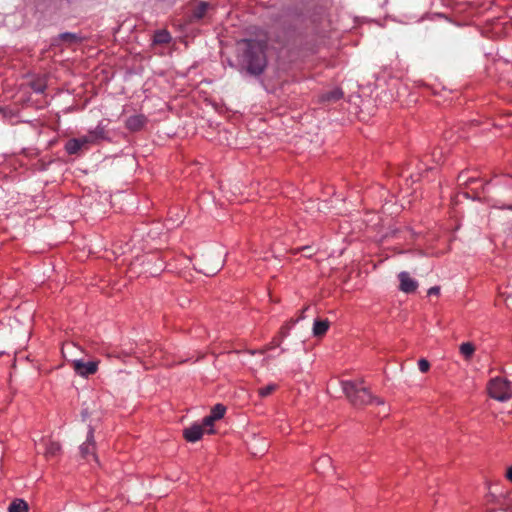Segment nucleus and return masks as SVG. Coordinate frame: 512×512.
I'll use <instances>...</instances> for the list:
<instances>
[{
    "label": "nucleus",
    "instance_id": "nucleus-27",
    "mask_svg": "<svg viewBox=\"0 0 512 512\" xmlns=\"http://www.w3.org/2000/svg\"><path fill=\"white\" fill-rule=\"evenodd\" d=\"M308 308H309L308 306H307V307H305V308L302 310V312L300 313V316H299L297 319H295V320H294V319H291V320L287 323V324L290 326V328H291L293 325H295L299 320H302V319H304V318H305L304 313H305V311H306V310H308Z\"/></svg>",
    "mask_w": 512,
    "mask_h": 512
},
{
    "label": "nucleus",
    "instance_id": "nucleus-22",
    "mask_svg": "<svg viewBox=\"0 0 512 512\" xmlns=\"http://www.w3.org/2000/svg\"><path fill=\"white\" fill-rule=\"evenodd\" d=\"M225 412L226 407L223 404L218 403L211 409L210 414L213 416V418L219 420L224 416Z\"/></svg>",
    "mask_w": 512,
    "mask_h": 512
},
{
    "label": "nucleus",
    "instance_id": "nucleus-3",
    "mask_svg": "<svg viewBox=\"0 0 512 512\" xmlns=\"http://www.w3.org/2000/svg\"><path fill=\"white\" fill-rule=\"evenodd\" d=\"M488 391L493 399L500 402L508 401L512 395L511 382L500 377H495L490 380Z\"/></svg>",
    "mask_w": 512,
    "mask_h": 512
},
{
    "label": "nucleus",
    "instance_id": "nucleus-12",
    "mask_svg": "<svg viewBox=\"0 0 512 512\" xmlns=\"http://www.w3.org/2000/svg\"><path fill=\"white\" fill-rule=\"evenodd\" d=\"M87 144H89V139H85V137L72 138L67 141L65 145V150L68 154L74 155L77 154Z\"/></svg>",
    "mask_w": 512,
    "mask_h": 512
},
{
    "label": "nucleus",
    "instance_id": "nucleus-1",
    "mask_svg": "<svg viewBox=\"0 0 512 512\" xmlns=\"http://www.w3.org/2000/svg\"><path fill=\"white\" fill-rule=\"evenodd\" d=\"M267 43L264 40L242 39L237 42V61L241 72L258 77L266 69Z\"/></svg>",
    "mask_w": 512,
    "mask_h": 512
},
{
    "label": "nucleus",
    "instance_id": "nucleus-8",
    "mask_svg": "<svg viewBox=\"0 0 512 512\" xmlns=\"http://www.w3.org/2000/svg\"><path fill=\"white\" fill-rule=\"evenodd\" d=\"M290 326L288 324H285L280 329L279 335L276 336L269 344H267L263 349L261 350H252L250 351V354H264L267 351L273 350L276 347H279L283 341L284 338H286L289 334Z\"/></svg>",
    "mask_w": 512,
    "mask_h": 512
},
{
    "label": "nucleus",
    "instance_id": "nucleus-36",
    "mask_svg": "<svg viewBox=\"0 0 512 512\" xmlns=\"http://www.w3.org/2000/svg\"><path fill=\"white\" fill-rule=\"evenodd\" d=\"M506 208L509 209V210H512V204L508 205Z\"/></svg>",
    "mask_w": 512,
    "mask_h": 512
},
{
    "label": "nucleus",
    "instance_id": "nucleus-2",
    "mask_svg": "<svg viewBox=\"0 0 512 512\" xmlns=\"http://www.w3.org/2000/svg\"><path fill=\"white\" fill-rule=\"evenodd\" d=\"M343 393L346 395L350 403L355 407H360L375 401L378 405L384 404L382 399L372 396L365 387H360L357 383L349 380L341 381Z\"/></svg>",
    "mask_w": 512,
    "mask_h": 512
},
{
    "label": "nucleus",
    "instance_id": "nucleus-10",
    "mask_svg": "<svg viewBox=\"0 0 512 512\" xmlns=\"http://www.w3.org/2000/svg\"><path fill=\"white\" fill-rule=\"evenodd\" d=\"M210 7L211 6L208 2L200 1L198 4H196L190 9L189 21L195 22L203 19L207 15V12L210 9Z\"/></svg>",
    "mask_w": 512,
    "mask_h": 512
},
{
    "label": "nucleus",
    "instance_id": "nucleus-26",
    "mask_svg": "<svg viewBox=\"0 0 512 512\" xmlns=\"http://www.w3.org/2000/svg\"><path fill=\"white\" fill-rule=\"evenodd\" d=\"M418 367H419V370L422 372V373H425L429 370L430 368V363L426 360V359H420L418 361Z\"/></svg>",
    "mask_w": 512,
    "mask_h": 512
},
{
    "label": "nucleus",
    "instance_id": "nucleus-18",
    "mask_svg": "<svg viewBox=\"0 0 512 512\" xmlns=\"http://www.w3.org/2000/svg\"><path fill=\"white\" fill-rule=\"evenodd\" d=\"M28 509V503L25 500L16 498L10 503L8 512H28Z\"/></svg>",
    "mask_w": 512,
    "mask_h": 512
},
{
    "label": "nucleus",
    "instance_id": "nucleus-23",
    "mask_svg": "<svg viewBox=\"0 0 512 512\" xmlns=\"http://www.w3.org/2000/svg\"><path fill=\"white\" fill-rule=\"evenodd\" d=\"M215 421L216 419L213 418V416L210 414L203 418L202 423H200V425H203V428L207 433H214L212 427Z\"/></svg>",
    "mask_w": 512,
    "mask_h": 512
},
{
    "label": "nucleus",
    "instance_id": "nucleus-29",
    "mask_svg": "<svg viewBox=\"0 0 512 512\" xmlns=\"http://www.w3.org/2000/svg\"><path fill=\"white\" fill-rule=\"evenodd\" d=\"M300 15L298 14H293V18L289 21L288 23V29H291V28H294L295 27V21H296V18H299Z\"/></svg>",
    "mask_w": 512,
    "mask_h": 512
},
{
    "label": "nucleus",
    "instance_id": "nucleus-34",
    "mask_svg": "<svg viewBox=\"0 0 512 512\" xmlns=\"http://www.w3.org/2000/svg\"><path fill=\"white\" fill-rule=\"evenodd\" d=\"M283 17H290V12L289 11L285 12V15Z\"/></svg>",
    "mask_w": 512,
    "mask_h": 512
},
{
    "label": "nucleus",
    "instance_id": "nucleus-9",
    "mask_svg": "<svg viewBox=\"0 0 512 512\" xmlns=\"http://www.w3.org/2000/svg\"><path fill=\"white\" fill-rule=\"evenodd\" d=\"M205 432L203 425H200V423H193L190 427L183 430V436L186 441L193 443L200 440Z\"/></svg>",
    "mask_w": 512,
    "mask_h": 512
},
{
    "label": "nucleus",
    "instance_id": "nucleus-11",
    "mask_svg": "<svg viewBox=\"0 0 512 512\" xmlns=\"http://www.w3.org/2000/svg\"><path fill=\"white\" fill-rule=\"evenodd\" d=\"M400 281V290L404 293H413L418 287L416 280L412 279L408 272H400L398 275Z\"/></svg>",
    "mask_w": 512,
    "mask_h": 512
},
{
    "label": "nucleus",
    "instance_id": "nucleus-19",
    "mask_svg": "<svg viewBox=\"0 0 512 512\" xmlns=\"http://www.w3.org/2000/svg\"><path fill=\"white\" fill-rule=\"evenodd\" d=\"M171 41V35L166 30H158L155 32L153 42L155 44H167Z\"/></svg>",
    "mask_w": 512,
    "mask_h": 512
},
{
    "label": "nucleus",
    "instance_id": "nucleus-6",
    "mask_svg": "<svg viewBox=\"0 0 512 512\" xmlns=\"http://www.w3.org/2000/svg\"><path fill=\"white\" fill-rule=\"evenodd\" d=\"M79 449L82 458L88 459V457L91 456L96 462L98 461L95 455L94 429L92 426H89L86 441Z\"/></svg>",
    "mask_w": 512,
    "mask_h": 512
},
{
    "label": "nucleus",
    "instance_id": "nucleus-7",
    "mask_svg": "<svg viewBox=\"0 0 512 512\" xmlns=\"http://www.w3.org/2000/svg\"><path fill=\"white\" fill-rule=\"evenodd\" d=\"M37 451L43 452L46 458H52L57 456L60 453L61 446L58 442L52 441L50 439H41V441L37 444Z\"/></svg>",
    "mask_w": 512,
    "mask_h": 512
},
{
    "label": "nucleus",
    "instance_id": "nucleus-33",
    "mask_svg": "<svg viewBox=\"0 0 512 512\" xmlns=\"http://www.w3.org/2000/svg\"><path fill=\"white\" fill-rule=\"evenodd\" d=\"M86 416H87V411H83V412H82V417H83V419H85V418H86Z\"/></svg>",
    "mask_w": 512,
    "mask_h": 512
},
{
    "label": "nucleus",
    "instance_id": "nucleus-14",
    "mask_svg": "<svg viewBox=\"0 0 512 512\" xmlns=\"http://www.w3.org/2000/svg\"><path fill=\"white\" fill-rule=\"evenodd\" d=\"M84 40V38L77 33L72 32H64L58 35L56 41L62 42L66 44L67 46H72L78 43H81Z\"/></svg>",
    "mask_w": 512,
    "mask_h": 512
},
{
    "label": "nucleus",
    "instance_id": "nucleus-32",
    "mask_svg": "<svg viewBox=\"0 0 512 512\" xmlns=\"http://www.w3.org/2000/svg\"><path fill=\"white\" fill-rule=\"evenodd\" d=\"M272 358H274V356H273V355H268L267 357H265V358L263 359V363L265 364L268 360H270V359H272Z\"/></svg>",
    "mask_w": 512,
    "mask_h": 512
},
{
    "label": "nucleus",
    "instance_id": "nucleus-30",
    "mask_svg": "<svg viewBox=\"0 0 512 512\" xmlns=\"http://www.w3.org/2000/svg\"><path fill=\"white\" fill-rule=\"evenodd\" d=\"M508 308L512 309V296H508L505 300Z\"/></svg>",
    "mask_w": 512,
    "mask_h": 512
},
{
    "label": "nucleus",
    "instance_id": "nucleus-24",
    "mask_svg": "<svg viewBox=\"0 0 512 512\" xmlns=\"http://www.w3.org/2000/svg\"><path fill=\"white\" fill-rule=\"evenodd\" d=\"M277 388L276 384H269L265 387H261L258 389V394L260 397H267Z\"/></svg>",
    "mask_w": 512,
    "mask_h": 512
},
{
    "label": "nucleus",
    "instance_id": "nucleus-5",
    "mask_svg": "<svg viewBox=\"0 0 512 512\" xmlns=\"http://www.w3.org/2000/svg\"><path fill=\"white\" fill-rule=\"evenodd\" d=\"M99 361H84L83 359L73 360L72 366L74 371L82 377L93 375L98 370Z\"/></svg>",
    "mask_w": 512,
    "mask_h": 512
},
{
    "label": "nucleus",
    "instance_id": "nucleus-15",
    "mask_svg": "<svg viewBox=\"0 0 512 512\" xmlns=\"http://www.w3.org/2000/svg\"><path fill=\"white\" fill-rule=\"evenodd\" d=\"M330 322L327 319H315L313 323L312 333L315 337H322L326 334Z\"/></svg>",
    "mask_w": 512,
    "mask_h": 512
},
{
    "label": "nucleus",
    "instance_id": "nucleus-31",
    "mask_svg": "<svg viewBox=\"0 0 512 512\" xmlns=\"http://www.w3.org/2000/svg\"><path fill=\"white\" fill-rule=\"evenodd\" d=\"M506 477L508 480H510L512 482V466L508 468Z\"/></svg>",
    "mask_w": 512,
    "mask_h": 512
},
{
    "label": "nucleus",
    "instance_id": "nucleus-17",
    "mask_svg": "<svg viewBox=\"0 0 512 512\" xmlns=\"http://www.w3.org/2000/svg\"><path fill=\"white\" fill-rule=\"evenodd\" d=\"M106 138V131L101 125H98L94 130H91L87 136H85V139H89V143H96L99 140H104Z\"/></svg>",
    "mask_w": 512,
    "mask_h": 512
},
{
    "label": "nucleus",
    "instance_id": "nucleus-28",
    "mask_svg": "<svg viewBox=\"0 0 512 512\" xmlns=\"http://www.w3.org/2000/svg\"><path fill=\"white\" fill-rule=\"evenodd\" d=\"M428 296H433V295H439L440 293V287L439 286H433L431 287L429 290H428Z\"/></svg>",
    "mask_w": 512,
    "mask_h": 512
},
{
    "label": "nucleus",
    "instance_id": "nucleus-16",
    "mask_svg": "<svg viewBox=\"0 0 512 512\" xmlns=\"http://www.w3.org/2000/svg\"><path fill=\"white\" fill-rule=\"evenodd\" d=\"M331 469H332V460L328 455H323L315 463V471L319 474H324L325 472H327Z\"/></svg>",
    "mask_w": 512,
    "mask_h": 512
},
{
    "label": "nucleus",
    "instance_id": "nucleus-35",
    "mask_svg": "<svg viewBox=\"0 0 512 512\" xmlns=\"http://www.w3.org/2000/svg\"><path fill=\"white\" fill-rule=\"evenodd\" d=\"M285 351H286V349H285V348H281V350H280V353H279V354L284 353Z\"/></svg>",
    "mask_w": 512,
    "mask_h": 512
},
{
    "label": "nucleus",
    "instance_id": "nucleus-4",
    "mask_svg": "<svg viewBox=\"0 0 512 512\" xmlns=\"http://www.w3.org/2000/svg\"><path fill=\"white\" fill-rule=\"evenodd\" d=\"M224 261L221 259V255L218 254L216 257L211 255L202 256L198 261V271L206 276H213L217 274L223 267Z\"/></svg>",
    "mask_w": 512,
    "mask_h": 512
},
{
    "label": "nucleus",
    "instance_id": "nucleus-25",
    "mask_svg": "<svg viewBox=\"0 0 512 512\" xmlns=\"http://www.w3.org/2000/svg\"><path fill=\"white\" fill-rule=\"evenodd\" d=\"M458 181L466 185H471L475 182H478V179L474 177L467 178L465 172H461L458 176Z\"/></svg>",
    "mask_w": 512,
    "mask_h": 512
},
{
    "label": "nucleus",
    "instance_id": "nucleus-21",
    "mask_svg": "<svg viewBox=\"0 0 512 512\" xmlns=\"http://www.w3.org/2000/svg\"><path fill=\"white\" fill-rule=\"evenodd\" d=\"M343 96V92L340 89H334L332 91L327 92L323 95V100L325 101H337L341 99Z\"/></svg>",
    "mask_w": 512,
    "mask_h": 512
},
{
    "label": "nucleus",
    "instance_id": "nucleus-13",
    "mask_svg": "<svg viewBox=\"0 0 512 512\" xmlns=\"http://www.w3.org/2000/svg\"><path fill=\"white\" fill-rule=\"evenodd\" d=\"M147 119L144 115H133L127 118L126 128L132 132L141 130L146 124Z\"/></svg>",
    "mask_w": 512,
    "mask_h": 512
},
{
    "label": "nucleus",
    "instance_id": "nucleus-20",
    "mask_svg": "<svg viewBox=\"0 0 512 512\" xmlns=\"http://www.w3.org/2000/svg\"><path fill=\"white\" fill-rule=\"evenodd\" d=\"M475 351V347L470 342H465L460 345V352L465 358H470Z\"/></svg>",
    "mask_w": 512,
    "mask_h": 512
}]
</instances>
